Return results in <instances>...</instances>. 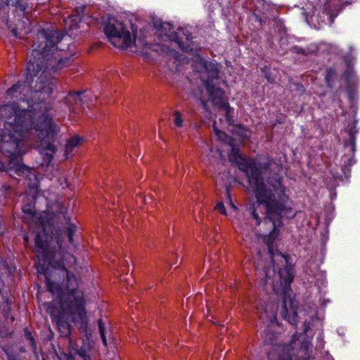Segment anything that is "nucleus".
Segmentation results:
<instances>
[{
  "label": "nucleus",
  "mask_w": 360,
  "mask_h": 360,
  "mask_svg": "<svg viewBox=\"0 0 360 360\" xmlns=\"http://www.w3.org/2000/svg\"><path fill=\"white\" fill-rule=\"evenodd\" d=\"M57 244H58L59 248L61 249V240L59 238L57 240Z\"/></svg>",
  "instance_id": "c756f323"
},
{
  "label": "nucleus",
  "mask_w": 360,
  "mask_h": 360,
  "mask_svg": "<svg viewBox=\"0 0 360 360\" xmlns=\"http://www.w3.org/2000/svg\"><path fill=\"white\" fill-rule=\"evenodd\" d=\"M20 23L21 22H20L17 27L12 30L13 34L15 37H22L24 34H27L30 32V29L29 27L22 31V29L19 27Z\"/></svg>",
  "instance_id": "a211bd4d"
},
{
  "label": "nucleus",
  "mask_w": 360,
  "mask_h": 360,
  "mask_svg": "<svg viewBox=\"0 0 360 360\" xmlns=\"http://www.w3.org/2000/svg\"><path fill=\"white\" fill-rule=\"evenodd\" d=\"M42 233H38L34 240V248L37 262V273L45 276L48 291L60 298L63 311L74 323L81 322L86 326L85 300L82 291L78 289V279L67 269L76 264L73 255H60L50 245L52 236L46 233V227L41 224Z\"/></svg>",
  "instance_id": "7ed1b4c3"
},
{
  "label": "nucleus",
  "mask_w": 360,
  "mask_h": 360,
  "mask_svg": "<svg viewBox=\"0 0 360 360\" xmlns=\"http://www.w3.org/2000/svg\"><path fill=\"white\" fill-rule=\"evenodd\" d=\"M2 282H3V281L1 279V277L0 276V283H2Z\"/></svg>",
  "instance_id": "c9c22d12"
},
{
  "label": "nucleus",
  "mask_w": 360,
  "mask_h": 360,
  "mask_svg": "<svg viewBox=\"0 0 360 360\" xmlns=\"http://www.w3.org/2000/svg\"><path fill=\"white\" fill-rule=\"evenodd\" d=\"M7 358H8V360H20L18 359V357L15 355L12 354H8L7 355Z\"/></svg>",
  "instance_id": "cd10ccee"
},
{
  "label": "nucleus",
  "mask_w": 360,
  "mask_h": 360,
  "mask_svg": "<svg viewBox=\"0 0 360 360\" xmlns=\"http://www.w3.org/2000/svg\"><path fill=\"white\" fill-rule=\"evenodd\" d=\"M229 160L236 163L239 169L245 174L249 186L255 196L256 201L249 205L247 212L255 220L256 225L260 224L259 214H263L262 205L265 206L264 220L265 223L270 221L273 229L269 235L263 238L271 265L264 266L263 271L266 283L269 282L274 290L279 285L282 292L287 294L294 278L293 269L288 264V256L274 249V243L278 235L276 227L280 225L281 219L283 217H295L292 208L288 205L289 196L286 193L282 178L279 174H274L268 177L266 184H264L262 175L269 169L272 163V160L269 158L259 157L256 161L242 157L238 149L232 148Z\"/></svg>",
  "instance_id": "f03ea898"
},
{
  "label": "nucleus",
  "mask_w": 360,
  "mask_h": 360,
  "mask_svg": "<svg viewBox=\"0 0 360 360\" xmlns=\"http://www.w3.org/2000/svg\"><path fill=\"white\" fill-rule=\"evenodd\" d=\"M215 209L217 210L221 214L226 215L224 205L221 202H219L216 205Z\"/></svg>",
  "instance_id": "393cba45"
},
{
  "label": "nucleus",
  "mask_w": 360,
  "mask_h": 360,
  "mask_svg": "<svg viewBox=\"0 0 360 360\" xmlns=\"http://www.w3.org/2000/svg\"><path fill=\"white\" fill-rule=\"evenodd\" d=\"M104 32L112 45L117 49H127L136 41L135 34L131 32L122 22L110 19L104 27Z\"/></svg>",
  "instance_id": "39448f33"
},
{
  "label": "nucleus",
  "mask_w": 360,
  "mask_h": 360,
  "mask_svg": "<svg viewBox=\"0 0 360 360\" xmlns=\"http://www.w3.org/2000/svg\"><path fill=\"white\" fill-rule=\"evenodd\" d=\"M25 335L30 342V345L32 347L33 350H36V343L32 333L28 330L27 328L24 329Z\"/></svg>",
  "instance_id": "4be33fe9"
},
{
  "label": "nucleus",
  "mask_w": 360,
  "mask_h": 360,
  "mask_svg": "<svg viewBox=\"0 0 360 360\" xmlns=\"http://www.w3.org/2000/svg\"><path fill=\"white\" fill-rule=\"evenodd\" d=\"M151 197L150 196H148V198H144V202L145 203H148V200H151Z\"/></svg>",
  "instance_id": "7c9ffc66"
},
{
  "label": "nucleus",
  "mask_w": 360,
  "mask_h": 360,
  "mask_svg": "<svg viewBox=\"0 0 360 360\" xmlns=\"http://www.w3.org/2000/svg\"><path fill=\"white\" fill-rule=\"evenodd\" d=\"M104 32L112 45L117 49H127L136 41L135 34L131 32L122 22L110 19L104 27Z\"/></svg>",
  "instance_id": "423d86ee"
},
{
  "label": "nucleus",
  "mask_w": 360,
  "mask_h": 360,
  "mask_svg": "<svg viewBox=\"0 0 360 360\" xmlns=\"http://www.w3.org/2000/svg\"><path fill=\"white\" fill-rule=\"evenodd\" d=\"M192 68L193 71L199 73V79L207 90L209 99L214 105L224 107L226 109V115L228 117L231 108L224 101V91L213 84L214 80L219 77L220 71L219 64L213 61L206 60L198 56L193 61Z\"/></svg>",
  "instance_id": "20e7f679"
},
{
  "label": "nucleus",
  "mask_w": 360,
  "mask_h": 360,
  "mask_svg": "<svg viewBox=\"0 0 360 360\" xmlns=\"http://www.w3.org/2000/svg\"><path fill=\"white\" fill-rule=\"evenodd\" d=\"M22 211L29 215H33L34 214V208L31 205H26L23 206Z\"/></svg>",
  "instance_id": "b1692460"
},
{
  "label": "nucleus",
  "mask_w": 360,
  "mask_h": 360,
  "mask_svg": "<svg viewBox=\"0 0 360 360\" xmlns=\"http://www.w3.org/2000/svg\"><path fill=\"white\" fill-rule=\"evenodd\" d=\"M98 330H99L100 335H101V338L102 340V342L105 347H107V340H106V337L105 335V327H104V324L101 319L98 320Z\"/></svg>",
  "instance_id": "6ab92c4d"
},
{
  "label": "nucleus",
  "mask_w": 360,
  "mask_h": 360,
  "mask_svg": "<svg viewBox=\"0 0 360 360\" xmlns=\"http://www.w3.org/2000/svg\"><path fill=\"white\" fill-rule=\"evenodd\" d=\"M297 313L295 312L293 314L292 318L287 317V316H285V319L288 320V321L289 323H290L292 325L296 326V324H297Z\"/></svg>",
  "instance_id": "a878e982"
},
{
  "label": "nucleus",
  "mask_w": 360,
  "mask_h": 360,
  "mask_svg": "<svg viewBox=\"0 0 360 360\" xmlns=\"http://www.w3.org/2000/svg\"><path fill=\"white\" fill-rule=\"evenodd\" d=\"M357 132L358 131L355 126H352L349 130V139L347 144H349L353 151L355 150L356 134Z\"/></svg>",
  "instance_id": "dca6fc26"
},
{
  "label": "nucleus",
  "mask_w": 360,
  "mask_h": 360,
  "mask_svg": "<svg viewBox=\"0 0 360 360\" xmlns=\"http://www.w3.org/2000/svg\"><path fill=\"white\" fill-rule=\"evenodd\" d=\"M312 347L309 341L300 343L297 334L292 335L289 344L279 346L278 360H311Z\"/></svg>",
  "instance_id": "0eeeda50"
},
{
  "label": "nucleus",
  "mask_w": 360,
  "mask_h": 360,
  "mask_svg": "<svg viewBox=\"0 0 360 360\" xmlns=\"http://www.w3.org/2000/svg\"><path fill=\"white\" fill-rule=\"evenodd\" d=\"M63 39L57 30L37 32L25 80L6 92L7 98L17 101L0 107V171H14L30 181H37V176L35 169L21 162L25 140L34 132L44 163H50L56 151L58 126L53 120L52 104L46 99L53 91L52 73L70 66L73 60L72 55L57 46Z\"/></svg>",
  "instance_id": "f257e3e1"
},
{
  "label": "nucleus",
  "mask_w": 360,
  "mask_h": 360,
  "mask_svg": "<svg viewBox=\"0 0 360 360\" xmlns=\"http://www.w3.org/2000/svg\"><path fill=\"white\" fill-rule=\"evenodd\" d=\"M82 94L84 93L72 92L69 93L65 98V103L72 112H77L82 105Z\"/></svg>",
  "instance_id": "9b49d317"
},
{
  "label": "nucleus",
  "mask_w": 360,
  "mask_h": 360,
  "mask_svg": "<svg viewBox=\"0 0 360 360\" xmlns=\"http://www.w3.org/2000/svg\"><path fill=\"white\" fill-rule=\"evenodd\" d=\"M259 265H260L259 262H257L255 264V267H256L257 269H259Z\"/></svg>",
  "instance_id": "2f4dec72"
},
{
  "label": "nucleus",
  "mask_w": 360,
  "mask_h": 360,
  "mask_svg": "<svg viewBox=\"0 0 360 360\" xmlns=\"http://www.w3.org/2000/svg\"><path fill=\"white\" fill-rule=\"evenodd\" d=\"M257 309H258L259 312L261 313L262 309L261 308H258Z\"/></svg>",
  "instance_id": "f704fd0d"
},
{
  "label": "nucleus",
  "mask_w": 360,
  "mask_h": 360,
  "mask_svg": "<svg viewBox=\"0 0 360 360\" xmlns=\"http://www.w3.org/2000/svg\"><path fill=\"white\" fill-rule=\"evenodd\" d=\"M0 7L3 5H13L20 9L22 11H24L26 9V5L23 4L20 2V0H0Z\"/></svg>",
  "instance_id": "2eb2a0df"
},
{
  "label": "nucleus",
  "mask_w": 360,
  "mask_h": 360,
  "mask_svg": "<svg viewBox=\"0 0 360 360\" xmlns=\"http://www.w3.org/2000/svg\"><path fill=\"white\" fill-rule=\"evenodd\" d=\"M66 360H91L89 346L84 345L79 348L77 345L69 338V352L64 353Z\"/></svg>",
  "instance_id": "1a4fd4ad"
},
{
  "label": "nucleus",
  "mask_w": 360,
  "mask_h": 360,
  "mask_svg": "<svg viewBox=\"0 0 360 360\" xmlns=\"http://www.w3.org/2000/svg\"><path fill=\"white\" fill-rule=\"evenodd\" d=\"M174 117V125L176 127H182L183 120L181 117V115L179 111H175L173 114Z\"/></svg>",
  "instance_id": "5701e85b"
},
{
  "label": "nucleus",
  "mask_w": 360,
  "mask_h": 360,
  "mask_svg": "<svg viewBox=\"0 0 360 360\" xmlns=\"http://www.w3.org/2000/svg\"><path fill=\"white\" fill-rule=\"evenodd\" d=\"M335 75V71L332 68H328L326 70L325 79L328 86H330V83L333 82Z\"/></svg>",
  "instance_id": "aec40b11"
},
{
  "label": "nucleus",
  "mask_w": 360,
  "mask_h": 360,
  "mask_svg": "<svg viewBox=\"0 0 360 360\" xmlns=\"http://www.w3.org/2000/svg\"><path fill=\"white\" fill-rule=\"evenodd\" d=\"M230 204L231 205V206H232V207H233V209H236V207L235 205H233L231 202H230Z\"/></svg>",
  "instance_id": "72a5a7b5"
},
{
  "label": "nucleus",
  "mask_w": 360,
  "mask_h": 360,
  "mask_svg": "<svg viewBox=\"0 0 360 360\" xmlns=\"http://www.w3.org/2000/svg\"><path fill=\"white\" fill-rule=\"evenodd\" d=\"M5 266V268H6V271L5 273L8 274V275L11 274L12 272H13V268L12 267H9L8 265H4Z\"/></svg>",
  "instance_id": "bb28decb"
},
{
  "label": "nucleus",
  "mask_w": 360,
  "mask_h": 360,
  "mask_svg": "<svg viewBox=\"0 0 360 360\" xmlns=\"http://www.w3.org/2000/svg\"><path fill=\"white\" fill-rule=\"evenodd\" d=\"M215 124L213 125L214 129L215 134L220 141L227 143L229 144H231V139L224 132L217 129L214 127Z\"/></svg>",
  "instance_id": "f3484780"
},
{
  "label": "nucleus",
  "mask_w": 360,
  "mask_h": 360,
  "mask_svg": "<svg viewBox=\"0 0 360 360\" xmlns=\"http://www.w3.org/2000/svg\"><path fill=\"white\" fill-rule=\"evenodd\" d=\"M86 8L85 6H82L76 8V14L71 17L72 20L75 22H79L81 20V15L84 12Z\"/></svg>",
  "instance_id": "412c9836"
},
{
  "label": "nucleus",
  "mask_w": 360,
  "mask_h": 360,
  "mask_svg": "<svg viewBox=\"0 0 360 360\" xmlns=\"http://www.w3.org/2000/svg\"><path fill=\"white\" fill-rule=\"evenodd\" d=\"M226 194H227V195L229 197V195H229V189H228V188L226 189Z\"/></svg>",
  "instance_id": "473e14b6"
},
{
  "label": "nucleus",
  "mask_w": 360,
  "mask_h": 360,
  "mask_svg": "<svg viewBox=\"0 0 360 360\" xmlns=\"http://www.w3.org/2000/svg\"><path fill=\"white\" fill-rule=\"evenodd\" d=\"M65 226L64 230H63L64 233L67 236V237L68 238V242L70 243H73L72 236H73L74 233H75V231H77V226H76V225H75L70 222L69 218L67 219L65 217Z\"/></svg>",
  "instance_id": "4468645a"
},
{
  "label": "nucleus",
  "mask_w": 360,
  "mask_h": 360,
  "mask_svg": "<svg viewBox=\"0 0 360 360\" xmlns=\"http://www.w3.org/2000/svg\"><path fill=\"white\" fill-rule=\"evenodd\" d=\"M57 326L61 336L68 337L70 335V323L60 316L57 320Z\"/></svg>",
  "instance_id": "ddd939ff"
},
{
  "label": "nucleus",
  "mask_w": 360,
  "mask_h": 360,
  "mask_svg": "<svg viewBox=\"0 0 360 360\" xmlns=\"http://www.w3.org/2000/svg\"><path fill=\"white\" fill-rule=\"evenodd\" d=\"M83 137L78 135L73 136L67 140L64 152L66 159L72 155L75 148H77L83 141Z\"/></svg>",
  "instance_id": "f8f14e48"
},
{
  "label": "nucleus",
  "mask_w": 360,
  "mask_h": 360,
  "mask_svg": "<svg viewBox=\"0 0 360 360\" xmlns=\"http://www.w3.org/2000/svg\"><path fill=\"white\" fill-rule=\"evenodd\" d=\"M341 11L340 3L339 0H327L323 6V14L327 17L326 22L332 25L335 18L338 15ZM326 22V20H323Z\"/></svg>",
  "instance_id": "9d476101"
},
{
  "label": "nucleus",
  "mask_w": 360,
  "mask_h": 360,
  "mask_svg": "<svg viewBox=\"0 0 360 360\" xmlns=\"http://www.w3.org/2000/svg\"><path fill=\"white\" fill-rule=\"evenodd\" d=\"M267 316H268V318H269V320L271 321L272 319L276 317L275 312L274 311H272L270 314L267 315Z\"/></svg>",
  "instance_id": "c85d7f7f"
},
{
  "label": "nucleus",
  "mask_w": 360,
  "mask_h": 360,
  "mask_svg": "<svg viewBox=\"0 0 360 360\" xmlns=\"http://www.w3.org/2000/svg\"><path fill=\"white\" fill-rule=\"evenodd\" d=\"M155 27L158 28L160 31L164 32L163 34L171 41L176 44L179 49L181 50L188 52L192 51L190 49V44L188 42L191 41V38L186 37L187 42L185 44L182 42L179 37L177 33L173 31V26L169 22H160V25L158 23L155 24Z\"/></svg>",
  "instance_id": "6e6552de"
}]
</instances>
